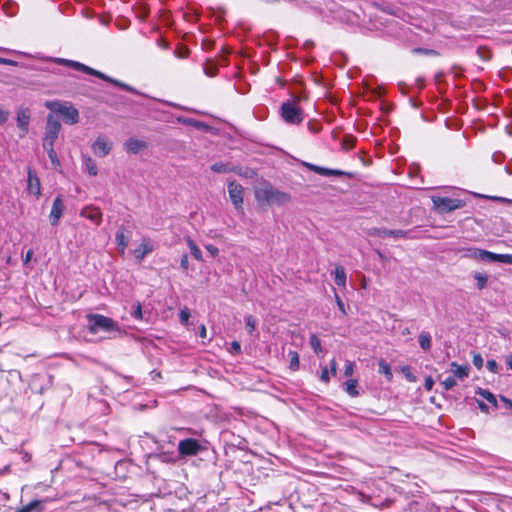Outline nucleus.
<instances>
[{
    "label": "nucleus",
    "mask_w": 512,
    "mask_h": 512,
    "mask_svg": "<svg viewBox=\"0 0 512 512\" xmlns=\"http://www.w3.org/2000/svg\"><path fill=\"white\" fill-rule=\"evenodd\" d=\"M256 201L261 206H283L290 202V194L280 191L270 183H263L255 189Z\"/></svg>",
    "instance_id": "nucleus-1"
},
{
    "label": "nucleus",
    "mask_w": 512,
    "mask_h": 512,
    "mask_svg": "<svg viewBox=\"0 0 512 512\" xmlns=\"http://www.w3.org/2000/svg\"><path fill=\"white\" fill-rule=\"evenodd\" d=\"M89 331L93 334L99 331H105L111 334V338L121 336L124 331L119 324L112 318L100 314H91L87 316Z\"/></svg>",
    "instance_id": "nucleus-2"
},
{
    "label": "nucleus",
    "mask_w": 512,
    "mask_h": 512,
    "mask_svg": "<svg viewBox=\"0 0 512 512\" xmlns=\"http://www.w3.org/2000/svg\"><path fill=\"white\" fill-rule=\"evenodd\" d=\"M53 61L57 64H61V65H65V66H68V67H71L75 70H78V71H82L84 73H87L89 75H93V76H96L102 80H105V81H108V82H111L119 87H121L122 89L126 90V91H133V88L127 84H124L118 80H115V79H112L111 77L105 75L104 73L98 71V70H95L85 64H82L80 62H77V61H73V60H68V59H63V58H54Z\"/></svg>",
    "instance_id": "nucleus-3"
},
{
    "label": "nucleus",
    "mask_w": 512,
    "mask_h": 512,
    "mask_svg": "<svg viewBox=\"0 0 512 512\" xmlns=\"http://www.w3.org/2000/svg\"><path fill=\"white\" fill-rule=\"evenodd\" d=\"M431 200L433 202L434 209L439 214H447L456 209L463 208L466 205L464 200L457 198L432 196Z\"/></svg>",
    "instance_id": "nucleus-4"
},
{
    "label": "nucleus",
    "mask_w": 512,
    "mask_h": 512,
    "mask_svg": "<svg viewBox=\"0 0 512 512\" xmlns=\"http://www.w3.org/2000/svg\"><path fill=\"white\" fill-rule=\"evenodd\" d=\"M46 107L51 111L60 114L68 124H75L79 121L78 110L73 106H66L58 101H51L46 103Z\"/></svg>",
    "instance_id": "nucleus-5"
},
{
    "label": "nucleus",
    "mask_w": 512,
    "mask_h": 512,
    "mask_svg": "<svg viewBox=\"0 0 512 512\" xmlns=\"http://www.w3.org/2000/svg\"><path fill=\"white\" fill-rule=\"evenodd\" d=\"M281 116L289 124H299L303 121V111L295 101H287L281 105Z\"/></svg>",
    "instance_id": "nucleus-6"
},
{
    "label": "nucleus",
    "mask_w": 512,
    "mask_h": 512,
    "mask_svg": "<svg viewBox=\"0 0 512 512\" xmlns=\"http://www.w3.org/2000/svg\"><path fill=\"white\" fill-rule=\"evenodd\" d=\"M228 194L235 209L243 213L244 189L242 185L237 183L236 181H229Z\"/></svg>",
    "instance_id": "nucleus-7"
},
{
    "label": "nucleus",
    "mask_w": 512,
    "mask_h": 512,
    "mask_svg": "<svg viewBox=\"0 0 512 512\" xmlns=\"http://www.w3.org/2000/svg\"><path fill=\"white\" fill-rule=\"evenodd\" d=\"M61 129V123L59 119L53 115L49 114L47 116V123L45 127V136L44 138L50 141L56 142L59 132Z\"/></svg>",
    "instance_id": "nucleus-8"
},
{
    "label": "nucleus",
    "mask_w": 512,
    "mask_h": 512,
    "mask_svg": "<svg viewBox=\"0 0 512 512\" xmlns=\"http://www.w3.org/2000/svg\"><path fill=\"white\" fill-rule=\"evenodd\" d=\"M410 231L405 230H389L385 228H376L372 227L366 230L367 235L369 236H379L381 238L384 237H393L395 239L397 238H405L408 236Z\"/></svg>",
    "instance_id": "nucleus-9"
},
{
    "label": "nucleus",
    "mask_w": 512,
    "mask_h": 512,
    "mask_svg": "<svg viewBox=\"0 0 512 512\" xmlns=\"http://www.w3.org/2000/svg\"><path fill=\"white\" fill-rule=\"evenodd\" d=\"M200 450L201 445L196 439H184L178 444V451L181 455L184 456L197 455Z\"/></svg>",
    "instance_id": "nucleus-10"
},
{
    "label": "nucleus",
    "mask_w": 512,
    "mask_h": 512,
    "mask_svg": "<svg viewBox=\"0 0 512 512\" xmlns=\"http://www.w3.org/2000/svg\"><path fill=\"white\" fill-rule=\"evenodd\" d=\"M112 142L105 136H99L92 145V150L95 155L104 157L112 150Z\"/></svg>",
    "instance_id": "nucleus-11"
},
{
    "label": "nucleus",
    "mask_w": 512,
    "mask_h": 512,
    "mask_svg": "<svg viewBox=\"0 0 512 512\" xmlns=\"http://www.w3.org/2000/svg\"><path fill=\"white\" fill-rule=\"evenodd\" d=\"M303 165L306 168H308L309 170H311L319 175H322V176H337V177H341V176L351 177L352 176L351 173H348V172H345L342 170L329 169V168L321 167V166H318V165H315L312 163L304 162Z\"/></svg>",
    "instance_id": "nucleus-12"
},
{
    "label": "nucleus",
    "mask_w": 512,
    "mask_h": 512,
    "mask_svg": "<svg viewBox=\"0 0 512 512\" xmlns=\"http://www.w3.org/2000/svg\"><path fill=\"white\" fill-rule=\"evenodd\" d=\"M27 190L36 197L41 195L40 179L31 168L28 169Z\"/></svg>",
    "instance_id": "nucleus-13"
},
{
    "label": "nucleus",
    "mask_w": 512,
    "mask_h": 512,
    "mask_svg": "<svg viewBox=\"0 0 512 512\" xmlns=\"http://www.w3.org/2000/svg\"><path fill=\"white\" fill-rule=\"evenodd\" d=\"M64 211V204L60 196H57L54 201L50 212V222L52 225H57Z\"/></svg>",
    "instance_id": "nucleus-14"
},
{
    "label": "nucleus",
    "mask_w": 512,
    "mask_h": 512,
    "mask_svg": "<svg viewBox=\"0 0 512 512\" xmlns=\"http://www.w3.org/2000/svg\"><path fill=\"white\" fill-rule=\"evenodd\" d=\"M30 112L28 109H20L17 112V126L21 129V137L25 136L29 129Z\"/></svg>",
    "instance_id": "nucleus-15"
},
{
    "label": "nucleus",
    "mask_w": 512,
    "mask_h": 512,
    "mask_svg": "<svg viewBox=\"0 0 512 512\" xmlns=\"http://www.w3.org/2000/svg\"><path fill=\"white\" fill-rule=\"evenodd\" d=\"M80 215L99 225L102 220V213L99 208L94 206H87L82 209Z\"/></svg>",
    "instance_id": "nucleus-16"
},
{
    "label": "nucleus",
    "mask_w": 512,
    "mask_h": 512,
    "mask_svg": "<svg viewBox=\"0 0 512 512\" xmlns=\"http://www.w3.org/2000/svg\"><path fill=\"white\" fill-rule=\"evenodd\" d=\"M154 247L149 240H143L141 244L134 249L133 255L138 261H142L145 256L153 251Z\"/></svg>",
    "instance_id": "nucleus-17"
},
{
    "label": "nucleus",
    "mask_w": 512,
    "mask_h": 512,
    "mask_svg": "<svg viewBox=\"0 0 512 512\" xmlns=\"http://www.w3.org/2000/svg\"><path fill=\"white\" fill-rule=\"evenodd\" d=\"M124 147L128 153L137 154L143 149H145L147 147V144L146 142L139 140L137 138H130L125 142Z\"/></svg>",
    "instance_id": "nucleus-18"
},
{
    "label": "nucleus",
    "mask_w": 512,
    "mask_h": 512,
    "mask_svg": "<svg viewBox=\"0 0 512 512\" xmlns=\"http://www.w3.org/2000/svg\"><path fill=\"white\" fill-rule=\"evenodd\" d=\"M115 240L118 246V249L121 254L125 253V250L129 243V236L125 234L124 228L121 227L115 235Z\"/></svg>",
    "instance_id": "nucleus-19"
},
{
    "label": "nucleus",
    "mask_w": 512,
    "mask_h": 512,
    "mask_svg": "<svg viewBox=\"0 0 512 512\" xmlns=\"http://www.w3.org/2000/svg\"><path fill=\"white\" fill-rule=\"evenodd\" d=\"M346 272L342 266H336L334 271V281L338 286L345 287L346 285Z\"/></svg>",
    "instance_id": "nucleus-20"
},
{
    "label": "nucleus",
    "mask_w": 512,
    "mask_h": 512,
    "mask_svg": "<svg viewBox=\"0 0 512 512\" xmlns=\"http://www.w3.org/2000/svg\"><path fill=\"white\" fill-rule=\"evenodd\" d=\"M451 367L454 368L452 370L454 378L457 377L462 380V379L468 377V367L467 366H460L456 362H452Z\"/></svg>",
    "instance_id": "nucleus-21"
},
{
    "label": "nucleus",
    "mask_w": 512,
    "mask_h": 512,
    "mask_svg": "<svg viewBox=\"0 0 512 512\" xmlns=\"http://www.w3.org/2000/svg\"><path fill=\"white\" fill-rule=\"evenodd\" d=\"M211 170L217 173H228V172H237L239 173L235 167L229 166L228 164L218 162L214 163L211 166Z\"/></svg>",
    "instance_id": "nucleus-22"
},
{
    "label": "nucleus",
    "mask_w": 512,
    "mask_h": 512,
    "mask_svg": "<svg viewBox=\"0 0 512 512\" xmlns=\"http://www.w3.org/2000/svg\"><path fill=\"white\" fill-rule=\"evenodd\" d=\"M358 381L356 379H349L345 382V391L351 397H356L359 395L357 390Z\"/></svg>",
    "instance_id": "nucleus-23"
},
{
    "label": "nucleus",
    "mask_w": 512,
    "mask_h": 512,
    "mask_svg": "<svg viewBox=\"0 0 512 512\" xmlns=\"http://www.w3.org/2000/svg\"><path fill=\"white\" fill-rule=\"evenodd\" d=\"M419 345L424 351H428L431 348V336L428 332H421L419 334Z\"/></svg>",
    "instance_id": "nucleus-24"
},
{
    "label": "nucleus",
    "mask_w": 512,
    "mask_h": 512,
    "mask_svg": "<svg viewBox=\"0 0 512 512\" xmlns=\"http://www.w3.org/2000/svg\"><path fill=\"white\" fill-rule=\"evenodd\" d=\"M187 244H188V247L190 248V252H191L192 256L196 260L201 261L202 260V252L199 249V247L195 244V242L191 238H188Z\"/></svg>",
    "instance_id": "nucleus-25"
},
{
    "label": "nucleus",
    "mask_w": 512,
    "mask_h": 512,
    "mask_svg": "<svg viewBox=\"0 0 512 512\" xmlns=\"http://www.w3.org/2000/svg\"><path fill=\"white\" fill-rule=\"evenodd\" d=\"M85 168L91 176H96L98 173L97 165L91 157L85 158Z\"/></svg>",
    "instance_id": "nucleus-26"
},
{
    "label": "nucleus",
    "mask_w": 512,
    "mask_h": 512,
    "mask_svg": "<svg viewBox=\"0 0 512 512\" xmlns=\"http://www.w3.org/2000/svg\"><path fill=\"white\" fill-rule=\"evenodd\" d=\"M289 368L292 370V371H296L299 369V365H300V362H299V355L296 351H290L289 352Z\"/></svg>",
    "instance_id": "nucleus-27"
},
{
    "label": "nucleus",
    "mask_w": 512,
    "mask_h": 512,
    "mask_svg": "<svg viewBox=\"0 0 512 512\" xmlns=\"http://www.w3.org/2000/svg\"><path fill=\"white\" fill-rule=\"evenodd\" d=\"M482 398L486 399L489 403H491L494 407H497V400L494 394L485 389H479L477 392Z\"/></svg>",
    "instance_id": "nucleus-28"
},
{
    "label": "nucleus",
    "mask_w": 512,
    "mask_h": 512,
    "mask_svg": "<svg viewBox=\"0 0 512 512\" xmlns=\"http://www.w3.org/2000/svg\"><path fill=\"white\" fill-rule=\"evenodd\" d=\"M474 278L477 282V288L479 290H482L486 287L487 285V282H488V276L484 273H480V272H476L474 274Z\"/></svg>",
    "instance_id": "nucleus-29"
},
{
    "label": "nucleus",
    "mask_w": 512,
    "mask_h": 512,
    "mask_svg": "<svg viewBox=\"0 0 512 512\" xmlns=\"http://www.w3.org/2000/svg\"><path fill=\"white\" fill-rule=\"evenodd\" d=\"M379 373L384 374L389 381L392 380L391 368L384 360L379 361Z\"/></svg>",
    "instance_id": "nucleus-30"
},
{
    "label": "nucleus",
    "mask_w": 512,
    "mask_h": 512,
    "mask_svg": "<svg viewBox=\"0 0 512 512\" xmlns=\"http://www.w3.org/2000/svg\"><path fill=\"white\" fill-rule=\"evenodd\" d=\"M482 249L479 248H468L464 250V257L473 260H479Z\"/></svg>",
    "instance_id": "nucleus-31"
},
{
    "label": "nucleus",
    "mask_w": 512,
    "mask_h": 512,
    "mask_svg": "<svg viewBox=\"0 0 512 512\" xmlns=\"http://www.w3.org/2000/svg\"><path fill=\"white\" fill-rule=\"evenodd\" d=\"M310 345L316 354L322 352L321 341L315 334H312L310 337Z\"/></svg>",
    "instance_id": "nucleus-32"
},
{
    "label": "nucleus",
    "mask_w": 512,
    "mask_h": 512,
    "mask_svg": "<svg viewBox=\"0 0 512 512\" xmlns=\"http://www.w3.org/2000/svg\"><path fill=\"white\" fill-rule=\"evenodd\" d=\"M496 256L497 253L482 249L479 260L484 262H496Z\"/></svg>",
    "instance_id": "nucleus-33"
},
{
    "label": "nucleus",
    "mask_w": 512,
    "mask_h": 512,
    "mask_svg": "<svg viewBox=\"0 0 512 512\" xmlns=\"http://www.w3.org/2000/svg\"><path fill=\"white\" fill-rule=\"evenodd\" d=\"M246 329L248 333H252L257 326V320L254 316L249 315L245 318Z\"/></svg>",
    "instance_id": "nucleus-34"
},
{
    "label": "nucleus",
    "mask_w": 512,
    "mask_h": 512,
    "mask_svg": "<svg viewBox=\"0 0 512 512\" xmlns=\"http://www.w3.org/2000/svg\"><path fill=\"white\" fill-rule=\"evenodd\" d=\"M441 385L444 387L445 390L448 391L451 390L454 386H456L457 382L454 376H449L441 382Z\"/></svg>",
    "instance_id": "nucleus-35"
},
{
    "label": "nucleus",
    "mask_w": 512,
    "mask_h": 512,
    "mask_svg": "<svg viewBox=\"0 0 512 512\" xmlns=\"http://www.w3.org/2000/svg\"><path fill=\"white\" fill-rule=\"evenodd\" d=\"M48 157L51 161L52 167L56 170H58L61 167L60 161L58 159L57 153L54 150L53 152H48Z\"/></svg>",
    "instance_id": "nucleus-36"
},
{
    "label": "nucleus",
    "mask_w": 512,
    "mask_h": 512,
    "mask_svg": "<svg viewBox=\"0 0 512 512\" xmlns=\"http://www.w3.org/2000/svg\"><path fill=\"white\" fill-rule=\"evenodd\" d=\"M496 262L512 265V254H497Z\"/></svg>",
    "instance_id": "nucleus-37"
},
{
    "label": "nucleus",
    "mask_w": 512,
    "mask_h": 512,
    "mask_svg": "<svg viewBox=\"0 0 512 512\" xmlns=\"http://www.w3.org/2000/svg\"><path fill=\"white\" fill-rule=\"evenodd\" d=\"M179 317H180V322L183 325H187L188 321H189V317H190L189 309L187 307L181 309Z\"/></svg>",
    "instance_id": "nucleus-38"
},
{
    "label": "nucleus",
    "mask_w": 512,
    "mask_h": 512,
    "mask_svg": "<svg viewBox=\"0 0 512 512\" xmlns=\"http://www.w3.org/2000/svg\"><path fill=\"white\" fill-rule=\"evenodd\" d=\"M355 364L352 361L347 360L345 363L344 375L350 377L354 373Z\"/></svg>",
    "instance_id": "nucleus-39"
},
{
    "label": "nucleus",
    "mask_w": 512,
    "mask_h": 512,
    "mask_svg": "<svg viewBox=\"0 0 512 512\" xmlns=\"http://www.w3.org/2000/svg\"><path fill=\"white\" fill-rule=\"evenodd\" d=\"M132 316L135 318V319H138V320H141L142 317H143V314H142V307H141V304L140 303H136L134 306H133V311H132Z\"/></svg>",
    "instance_id": "nucleus-40"
},
{
    "label": "nucleus",
    "mask_w": 512,
    "mask_h": 512,
    "mask_svg": "<svg viewBox=\"0 0 512 512\" xmlns=\"http://www.w3.org/2000/svg\"><path fill=\"white\" fill-rule=\"evenodd\" d=\"M355 145V140L352 138V137H346L343 141H342V147L343 149L345 150H350L354 147Z\"/></svg>",
    "instance_id": "nucleus-41"
},
{
    "label": "nucleus",
    "mask_w": 512,
    "mask_h": 512,
    "mask_svg": "<svg viewBox=\"0 0 512 512\" xmlns=\"http://www.w3.org/2000/svg\"><path fill=\"white\" fill-rule=\"evenodd\" d=\"M473 365L477 368V369H481L482 366H483V358L482 356L479 354V353H475L473 355Z\"/></svg>",
    "instance_id": "nucleus-42"
},
{
    "label": "nucleus",
    "mask_w": 512,
    "mask_h": 512,
    "mask_svg": "<svg viewBox=\"0 0 512 512\" xmlns=\"http://www.w3.org/2000/svg\"><path fill=\"white\" fill-rule=\"evenodd\" d=\"M54 141L47 140L43 138V148L46 150V152H53L54 151Z\"/></svg>",
    "instance_id": "nucleus-43"
},
{
    "label": "nucleus",
    "mask_w": 512,
    "mask_h": 512,
    "mask_svg": "<svg viewBox=\"0 0 512 512\" xmlns=\"http://www.w3.org/2000/svg\"><path fill=\"white\" fill-rule=\"evenodd\" d=\"M486 366H487V369L489 371H491L492 373L498 372V364L495 360H488Z\"/></svg>",
    "instance_id": "nucleus-44"
},
{
    "label": "nucleus",
    "mask_w": 512,
    "mask_h": 512,
    "mask_svg": "<svg viewBox=\"0 0 512 512\" xmlns=\"http://www.w3.org/2000/svg\"><path fill=\"white\" fill-rule=\"evenodd\" d=\"M335 300H336L337 306L340 309V311L344 315H346L347 312H346V309H345V305H344L343 301L341 300V298L339 297V295L337 293H335Z\"/></svg>",
    "instance_id": "nucleus-45"
},
{
    "label": "nucleus",
    "mask_w": 512,
    "mask_h": 512,
    "mask_svg": "<svg viewBox=\"0 0 512 512\" xmlns=\"http://www.w3.org/2000/svg\"><path fill=\"white\" fill-rule=\"evenodd\" d=\"M9 118V112L0 107V125L7 122Z\"/></svg>",
    "instance_id": "nucleus-46"
},
{
    "label": "nucleus",
    "mask_w": 512,
    "mask_h": 512,
    "mask_svg": "<svg viewBox=\"0 0 512 512\" xmlns=\"http://www.w3.org/2000/svg\"><path fill=\"white\" fill-rule=\"evenodd\" d=\"M205 248L210 253V255L212 257H216L219 253V249L214 245L209 244V245H206Z\"/></svg>",
    "instance_id": "nucleus-47"
},
{
    "label": "nucleus",
    "mask_w": 512,
    "mask_h": 512,
    "mask_svg": "<svg viewBox=\"0 0 512 512\" xmlns=\"http://www.w3.org/2000/svg\"><path fill=\"white\" fill-rule=\"evenodd\" d=\"M308 129H309L312 133L316 134V133H318V132L320 131L321 126H320V124H318V123H314V122H311V121H310V122L308 123Z\"/></svg>",
    "instance_id": "nucleus-48"
},
{
    "label": "nucleus",
    "mask_w": 512,
    "mask_h": 512,
    "mask_svg": "<svg viewBox=\"0 0 512 512\" xmlns=\"http://www.w3.org/2000/svg\"><path fill=\"white\" fill-rule=\"evenodd\" d=\"M180 267H181L184 271H187V270H188V267H189V261H188V256H187L186 254H184V255L181 257Z\"/></svg>",
    "instance_id": "nucleus-49"
},
{
    "label": "nucleus",
    "mask_w": 512,
    "mask_h": 512,
    "mask_svg": "<svg viewBox=\"0 0 512 512\" xmlns=\"http://www.w3.org/2000/svg\"><path fill=\"white\" fill-rule=\"evenodd\" d=\"M204 71L209 77H214L217 74V68L214 66L205 67Z\"/></svg>",
    "instance_id": "nucleus-50"
},
{
    "label": "nucleus",
    "mask_w": 512,
    "mask_h": 512,
    "mask_svg": "<svg viewBox=\"0 0 512 512\" xmlns=\"http://www.w3.org/2000/svg\"><path fill=\"white\" fill-rule=\"evenodd\" d=\"M320 379L325 383L329 382V372L326 367L322 368Z\"/></svg>",
    "instance_id": "nucleus-51"
},
{
    "label": "nucleus",
    "mask_w": 512,
    "mask_h": 512,
    "mask_svg": "<svg viewBox=\"0 0 512 512\" xmlns=\"http://www.w3.org/2000/svg\"><path fill=\"white\" fill-rule=\"evenodd\" d=\"M231 348L237 354L241 352V345L238 341H233L231 344Z\"/></svg>",
    "instance_id": "nucleus-52"
},
{
    "label": "nucleus",
    "mask_w": 512,
    "mask_h": 512,
    "mask_svg": "<svg viewBox=\"0 0 512 512\" xmlns=\"http://www.w3.org/2000/svg\"><path fill=\"white\" fill-rule=\"evenodd\" d=\"M0 64L16 66L17 62L11 59L0 58Z\"/></svg>",
    "instance_id": "nucleus-53"
},
{
    "label": "nucleus",
    "mask_w": 512,
    "mask_h": 512,
    "mask_svg": "<svg viewBox=\"0 0 512 512\" xmlns=\"http://www.w3.org/2000/svg\"><path fill=\"white\" fill-rule=\"evenodd\" d=\"M433 384H434V381H433V379H432L431 377L426 378V380H425V384H424V385H425V388H426L428 391H430V390L432 389Z\"/></svg>",
    "instance_id": "nucleus-54"
},
{
    "label": "nucleus",
    "mask_w": 512,
    "mask_h": 512,
    "mask_svg": "<svg viewBox=\"0 0 512 512\" xmlns=\"http://www.w3.org/2000/svg\"><path fill=\"white\" fill-rule=\"evenodd\" d=\"M199 336L202 338V339H205L207 337V330H206V327L204 325H201L200 326V329H199Z\"/></svg>",
    "instance_id": "nucleus-55"
},
{
    "label": "nucleus",
    "mask_w": 512,
    "mask_h": 512,
    "mask_svg": "<svg viewBox=\"0 0 512 512\" xmlns=\"http://www.w3.org/2000/svg\"><path fill=\"white\" fill-rule=\"evenodd\" d=\"M330 368H331V373L333 375H335L336 374V368H337V363H336L335 359L331 360Z\"/></svg>",
    "instance_id": "nucleus-56"
},
{
    "label": "nucleus",
    "mask_w": 512,
    "mask_h": 512,
    "mask_svg": "<svg viewBox=\"0 0 512 512\" xmlns=\"http://www.w3.org/2000/svg\"><path fill=\"white\" fill-rule=\"evenodd\" d=\"M501 400L503 402H505V404L507 405L508 408L512 409V401L511 400H509V399H507L505 397H501Z\"/></svg>",
    "instance_id": "nucleus-57"
},
{
    "label": "nucleus",
    "mask_w": 512,
    "mask_h": 512,
    "mask_svg": "<svg viewBox=\"0 0 512 512\" xmlns=\"http://www.w3.org/2000/svg\"><path fill=\"white\" fill-rule=\"evenodd\" d=\"M478 405H479V408L481 409V411L488 412V407H487V405L485 403L478 402Z\"/></svg>",
    "instance_id": "nucleus-58"
},
{
    "label": "nucleus",
    "mask_w": 512,
    "mask_h": 512,
    "mask_svg": "<svg viewBox=\"0 0 512 512\" xmlns=\"http://www.w3.org/2000/svg\"><path fill=\"white\" fill-rule=\"evenodd\" d=\"M506 363L508 367L512 370V355L507 356Z\"/></svg>",
    "instance_id": "nucleus-59"
},
{
    "label": "nucleus",
    "mask_w": 512,
    "mask_h": 512,
    "mask_svg": "<svg viewBox=\"0 0 512 512\" xmlns=\"http://www.w3.org/2000/svg\"><path fill=\"white\" fill-rule=\"evenodd\" d=\"M175 55L179 58H185L187 57V52H175Z\"/></svg>",
    "instance_id": "nucleus-60"
},
{
    "label": "nucleus",
    "mask_w": 512,
    "mask_h": 512,
    "mask_svg": "<svg viewBox=\"0 0 512 512\" xmlns=\"http://www.w3.org/2000/svg\"><path fill=\"white\" fill-rule=\"evenodd\" d=\"M406 377L409 381H414L415 380V377L411 374V373H407L406 374Z\"/></svg>",
    "instance_id": "nucleus-61"
},
{
    "label": "nucleus",
    "mask_w": 512,
    "mask_h": 512,
    "mask_svg": "<svg viewBox=\"0 0 512 512\" xmlns=\"http://www.w3.org/2000/svg\"><path fill=\"white\" fill-rule=\"evenodd\" d=\"M409 333H410V331L407 328L402 331V334H404V335L409 334Z\"/></svg>",
    "instance_id": "nucleus-62"
},
{
    "label": "nucleus",
    "mask_w": 512,
    "mask_h": 512,
    "mask_svg": "<svg viewBox=\"0 0 512 512\" xmlns=\"http://www.w3.org/2000/svg\"><path fill=\"white\" fill-rule=\"evenodd\" d=\"M31 256V252H28L27 255H26V260H28Z\"/></svg>",
    "instance_id": "nucleus-63"
},
{
    "label": "nucleus",
    "mask_w": 512,
    "mask_h": 512,
    "mask_svg": "<svg viewBox=\"0 0 512 512\" xmlns=\"http://www.w3.org/2000/svg\"><path fill=\"white\" fill-rule=\"evenodd\" d=\"M414 51L415 52H423L424 50L423 49H415Z\"/></svg>",
    "instance_id": "nucleus-64"
}]
</instances>
